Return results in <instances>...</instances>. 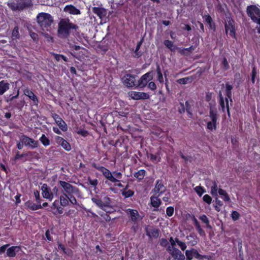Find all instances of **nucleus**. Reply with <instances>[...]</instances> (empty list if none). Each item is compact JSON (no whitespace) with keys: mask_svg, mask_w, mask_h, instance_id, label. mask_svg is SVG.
I'll return each instance as SVG.
<instances>
[{"mask_svg":"<svg viewBox=\"0 0 260 260\" xmlns=\"http://www.w3.org/2000/svg\"><path fill=\"white\" fill-rule=\"evenodd\" d=\"M148 87L152 90H154L156 89V84L154 82H150L148 84Z\"/></svg>","mask_w":260,"mask_h":260,"instance_id":"nucleus-62","label":"nucleus"},{"mask_svg":"<svg viewBox=\"0 0 260 260\" xmlns=\"http://www.w3.org/2000/svg\"><path fill=\"white\" fill-rule=\"evenodd\" d=\"M19 94V89H18L17 94L15 95H12L11 94H10L9 95V98L6 100L7 102H8V103L11 102L14 100L17 99L18 98Z\"/></svg>","mask_w":260,"mask_h":260,"instance_id":"nucleus-55","label":"nucleus"},{"mask_svg":"<svg viewBox=\"0 0 260 260\" xmlns=\"http://www.w3.org/2000/svg\"><path fill=\"white\" fill-rule=\"evenodd\" d=\"M24 95L28 96L32 101L33 105L37 106L39 104V100L36 94L29 88H27L23 91Z\"/></svg>","mask_w":260,"mask_h":260,"instance_id":"nucleus-19","label":"nucleus"},{"mask_svg":"<svg viewBox=\"0 0 260 260\" xmlns=\"http://www.w3.org/2000/svg\"><path fill=\"white\" fill-rule=\"evenodd\" d=\"M92 12L96 14L100 18L104 17L106 15V9L104 8L93 7Z\"/></svg>","mask_w":260,"mask_h":260,"instance_id":"nucleus-25","label":"nucleus"},{"mask_svg":"<svg viewBox=\"0 0 260 260\" xmlns=\"http://www.w3.org/2000/svg\"><path fill=\"white\" fill-rule=\"evenodd\" d=\"M54 139L55 142L60 146L61 144V143H62L65 140L62 137L58 136H56Z\"/></svg>","mask_w":260,"mask_h":260,"instance_id":"nucleus-58","label":"nucleus"},{"mask_svg":"<svg viewBox=\"0 0 260 260\" xmlns=\"http://www.w3.org/2000/svg\"><path fill=\"white\" fill-rule=\"evenodd\" d=\"M10 88V84L5 80L0 81V95L4 94Z\"/></svg>","mask_w":260,"mask_h":260,"instance_id":"nucleus-26","label":"nucleus"},{"mask_svg":"<svg viewBox=\"0 0 260 260\" xmlns=\"http://www.w3.org/2000/svg\"><path fill=\"white\" fill-rule=\"evenodd\" d=\"M169 244V242L168 240L165 238H161L160 240L159 241V245L163 247H166Z\"/></svg>","mask_w":260,"mask_h":260,"instance_id":"nucleus-57","label":"nucleus"},{"mask_svg":"<svg viewBox=\"0 0 260 260\" xmlns=\"http://www.w3.org/2000/svg\"><path fill=\"white\" fill-rule=\"evenodd\" d=\"M160 194H158L157 197L151 196L150 197V203L151 206L156 209H154L153 211H155L157 210L158 208L160 206L161 204V201L158 197L160 196Z\"/></svg>","mask_w":260,"mask_h":260,"instance_id":"nucleus-23","label":"nucleus"},{"mask_svg":"<svg viewBox=\"0 0 260 260\" xmlns=\"http://www.w3.org/2000/svg\"><path fill=\"white\" fill-rule=\"evenodd\" d=\"M60 185L63 189L64 192L67 194H75L78 195L80 193L79 189L75 186H73L70 183L64 181H59Z\"/></svg>","mask_w":260,"mask_h":260,"instance_id":"nucleus-7","label":"nucleus"},{"mask_svg":"<svg viewBox=\"0 0 260 260\" xmlns=\"http://www.w3.org/2000/svg\"><path fill=\"white\" fill-rule=\"evenodd\" d=\"M166 188L164 186L162 180H157L156 182L155 188L154 189L155 193H158L161 195L162 193L165 192Z\"/></svg>","mask_w":260,"mask_h":260,"instance_id":"nucleus-21","label":"nucleus"},{"mask_svg":"<svg viewBox=\"0 0 260 260\" xmlns=\"http://www.w3.org/2000/svg\"><path fill=\"white\" fill-rule=\"evenodd\" d=\"M134 191L129 189L128 190H122L121 194L125 198H128L134 196Z\"/></svg>","mask_w":260,"mask_h":260,"instance_id":"nucleus-37","label":"nucleus"},{"mask_svg":"<svg viewBox=\"0 0 260 260\" xmlns=\"http://www.w3.org/2000/svg\"><path fill=\"white\" fill-rule=\"evenodd\" d=\"M176 242L182 250L184 251L185 250L186 245L184 242L180 241L178 238H176Z\"/></svg>","mask_w":260,"mask_h":260,"instance_id":"nucleus-46","label":"nucleus"},{"mask_svg":"<svg viewBox=\"0 0 260 260\" xmlns=\"http://www.w3.org/2000/svg\"><path fill=\"white\" fill-rule=\"evenodd\" d=\"M9 246V244H7L0 247V254L4 253Z\"/></svg>","mask_w":260,"mask_h":260,"instance_id":"nucleus-61","label":"nucleus"},{"mask_svg":"<svg viewBox=\"0 0 260 260\" xmlns=\"http://www.w3.org/2000/svg\"><path fill=\"white\" fill-rule=\"evenodd\" d=\"M189 79L188 77L180 78L177 80V82L180 84H186L188 82Z\"/></svg>","mask_w":260,"mask_h":260,"instance_id":"nucleus-56","label":"nucleus"},{"mask_svg":"<svg viewBox=\"0 0 260 260\" xmlns=\"http://www.w3.org/2000/svg\"><path fill=\"white\" fill-rule=\"evenodd\" d=\"M256 70L255 67L252 68V72H251V82L253 84L255 83V77L256 76Z\"/></svg>","mask_w":260,"mask_h":260,"instance_id":"nucleus-52","label":"nucleus"},{"mask_svg":"<svg viewBox=\"0 0 260 260\" xmlns=\"http://www.w3.org/2000/svg\"><path fill=\"white\" fill-rule=\"evenodd\" d=\"M152 79V72H148L141 76L138 81V86L140 88H144L147 85L148 82Z\"/></svg>","mask_w":260,"mask_h":260,"instance_id":"nucleus-15","label":"nucleus"},{"mask_svg":"<svg viewBox=\"0 0 260 260\" xmlns=\"http://www.w3.org/2000/svg\"><path fill=\"white\" fill-rule=\"evenodd\" d=\"M186 239L189 240V243L191 246H194L198 243V238L194 234H190L186 237Z\"/></svg>","mask_w":260,"mask_h":260,"instance_id":"nucleus-29","label":"nucleus"},{"mask_svg":"<svg viewBox=\"0 0 260 260\" xmlns=\"http://www.w3.org/2000/svg\"><path fill=\"white\" fill-rule=\"evenodd\" d=\"M19 249V247L12 246L7 249V255L10 257H13L16 256V249Z\"/></svg>","mask_w":260,"mask_h":260,"instance_id":"nucleus-28","label":"nucleus"},{"mask_svg":"<svg viewBox=\"0 0 260 260\" xmlns=\"http://www.w3.org/2000/svg\"><path fill=\"white\" fill-rule=\"evenodd\" d=\"M164 44L167 48L170 49L171 50H173V47L174 45L172 41L169 40H166L164 41Z\"/></svg>","mask_w":260,"mask_h":260,"instance_id":"nucleus-53","label":"nucleus"},{"mask_svg":"<svg viewBox=\"0 0 260 260\" xmlns=\"http://www.w3.org/2000/svg\"><path fill=\"white\" fill-rule=\"evenodd\" d=\"M233 88V85L229 84L226 83L225 84V94L226 95V98L225 99V103H226V111L228 114L229 116H230V107H229V101L231 103H233V100L232 98V90Z\"/></svg>","mask_w":260,"mask_h":260,"instance_id":"nucleus-12","label":"nucleus"},{"mask_svg":"<svg viewBox=\"0 0 260 260\" xmlns=\"http://www.w3.org/2000/svg\"><path fill=\"white\" fill-rule=\"evenodd\" d=\"M221 64L224 70L226 71L230 69V65L226 57H223Z\"/></svg>","mask_w":260,"mask_h":260,"instance_id":"nucleus-48","label":"nucleus"},{"mask_svg":"<svg viewBox=\"0 0 260 260\" xmlns=\"http://www.w3.org/2000/svg\"><path fill=\"white\" fill-rule=\"evenodd\" d=\"M20 35L19 32L18 26H15L12 30L11 39L12 40H16L20 38Z\"/></svg>","mask_w":260,"mask_h":260,"instance_id":"nucleus-30","label":"nucleus"},{"mask_svg":"<svg viewBox=\"0 0 260 260\" xmlns=\"http://www.w3.org/2000/svg\"><path fill=\"white\" fill-rule=\"evenodd\" d=\"M246 12L252 21L259 25L256 26L257 32L260 34V9L255 5H250L247 7Z\"/></svg>","mask_w":260,"mask_h":260,"instance_id":"nucleus-4","label":"nucleus"},{"mask_svg":"<svg viewBox=\"0 0 260 260\" xmlns=\"http://www.w3.org/2000/svg\"><path fill=\"white\" fill-rule=\"evenodd\" d=\"M199 219L204 223L207 224V227L208 228H211V226L209 224V220L207 217V216L205 214H203L199 217Z\"/></svg>","mask_w":260,"mask_h":260,"instance_id":"nucleus-42","label":"nucleus"},{"mask_svg":"<svg viewBox=\"0 0 260 260\" xmlns=\"http://www.w3.org/2000/svg\"><path fill=\"white\" fill-rule=\"evenodd\" d=\"M235 21L231 17H227L226 20L224 22V27L225 32L227 34L230 31L229 35L233 38H236V28L235 25Z\"/></svg>","mask_w":260,"mask_h":260,"instance_id":"nucleus-9","label":"nucleus"},{"mask_svg":"<svg viewBox=\"0 0 260 260\" xmlns=\"http://www.w3.org/2000/svg\"><path fill=\"white\" fill-rule=\"evenodd\" d=\"M25 206L26 208L32 211L37 210L42 208V205L40 204H35L30 200L26 202Z\"/></svg>","mask_w":260,"mask_h":260,"instance_id":"nucleus-24","label":"nucleus"},{"mask_svg":"<svg viewBox=\"0 0 260 260\" xmlns=\"http://www.w3.org/2000/svg\"><path fill=\"white\" fill-rule=\"evenodd\" d=\"M197 231H198L199 235L201 236H205L206 234L205 231L202 229L201 226H200L198 228H196Z\"/></svg>","mask_w":260,"mask_h":260,"instance_id":"nucleus-63","label":"nucleus"},{"mask_svg":"<svg viewBox=\"0 0 260 260\" xmlns=\"http://www.w3.org/2000/svg\"><path fill=\"white\" fill-rule=\"evenodd\" d=\"M213 93L210 92H207L206 93L205 100L209 102H210L212 98Z\"/></svg>","mask_w":260,"mask_h":260,"instance_id":"nucleus-60","label":"nucleus"},{"mask_svg":"<svg viewBox=\"0 0 260 260\" xmlns=\"http://www.w3.org/2000/svg\"><path fill=\"white\" fill-rule=\"evenodd\" d=\"M203 200L204 202L210 205L211 203L212 199L209 194H205L203 197Z\"/></svg>","mask_w":260,"mask_h":260,"instance_id":"nucleus-51","label":"nucleus"},{"mask_svg":"<svg viewBox=\"0 0 260 260\" xmlns=\"http://www.w3.org/2000/svg\"><path fill=\"white\" fill-rule=\"evenodd\" d=\"M60 146L67 151H70L71 150V146L70 144L66 140L61 143Z\"/></svg>","mask_w":260,"mask_h":260,"instance_id":"nucleus-41","label":"nucleus"},{"mask_svg":"<svg viewBox=\"0 0 260 260\" xmlns=\"http://www.w3.org/2000/svg\"><path fill=\"white\" fill-rule=\"evenodd\" d=\"M34 194L37 203L41 204V199L40 198L39 191H38V190H34Z\"/></svg>","mask_w":260,"mask_h":260,"instance_id":"nucleus-50","label":"nucleus"},{"mask_svg":"<svg viewBox=\"0 0 260 260\" xmlns=\"http://www.w3.org/2000/svg\"><path fill=\"white\" fill-rule=\"evenodd\" d=\"M125 213L129 217L131 222L134 224H138L139 222L143 218L136 209L128 208L125 210Z\"/></svg>","mask_w":260,"mask_h":260,"instance_id":"nucleus-11","label":"nucleus"},{"mask_svg":"<svg viewBox=\"0 0 260 260\" xmlns=\"http://www.w3.org/2000/svg\"><path fill=\"white\" fill-rule=\"evenodd\" d=\"M239 213L236 211H233L231 213V217L233 221H236L240 218Z\"/></svg>","mask_w":260,"mask_h":260,"instance_id":"nucleus-47","label":"nucleus"},{"mask_svg":"<svg viewBox=\"0 0 260 260\" xmlns=\"http://www.w3.org/2000/svg\"><path fill=\"white\" fill-rule=\"evenodd\" d=\"M129 96L133 100H148L150 95L146 92L132 91L128 92Z\"/></svg>","mask_w":260,"mask_h":260,"instance_id":"nucleus-16","label":"nucleus"},{"mask_svg":"<svg viewBox=\"0 0 260 260\" xmlns=\"http://www.w3.org/2000/svg\"><path fill=\"white\" fill-rule=\"evenodd\" d=\"M53 21V17L49 13L42 12L37 16L38 24L44 32L51 31Z\"/></svg>","mask_w":260,"mask_h":260,"instance_id":"nucleus-3","label":"nucleus"},{"mask_svg":"<svg viewBox=\"0 0 260 260\" xmlns=\"http://www.w3.org/2000/svg\"><path fill=\"white\" fill-rule=\"evenodd\" d=\"M19 138L21 142L24 144L25 146H28L31 149L36 148L39 146L38 141L35 140L26 135H22Z\"/></svg>","mask_w":260,"mask_h":260,"instance_id":"nucleus-10","label":"nucleus"},{"mask_svg":"<svg viewBox=\"0 0 260 260\" xmlns=\"http://www.w3.org/2000/svg\"><path fill=\"white\" fill-rule=\"evenodd\" d=\"M32 5L31 0H10L7 3V6L13 11L23 10Z\"/></svg>","mask_w":260,"mask_h":260,"instance_id":"nucleus-5","label":"nucleus"},{"mask_svg":"<svg viewBox=\"0 0 260 260\" xmlns=\"http://www.w3.org/2000/svg\"><path fill=\"white\" fill-rule=\"evenodd\" d=\"M194 189L199 197H201L203 194L206 192L204 187L201 186H196Z\"/></svg>","mask_w":260,"mask_h":260,"instance_id":"nucleus-40","label":"nucleus"},{"mask_svg":"<svg viewBox=\"0 0 260 260\" xmlns=\"http://www.w3.org/2000/svg\"><path fill=\"white\" fill-rule=\"evenodd\" d=\"M193 255H194V257L197 258V259H203L204 258H206L207 259H210V256H209V255H202V254H200L198 251L193 248Z\"/></svg>","mask_w":260,"mask_h":260,"instance_id":"nucleus-34","label":"nucleus"},{"mask_svg":"<svg viewBox=\"0 0 260 260\" xmlns=\"http://www.w3.org/2000/svg\"><path fill=\"white\" fill-rule=\"evenodd\" d=\"M136 75L125 74L122 78L123 84L127 87H133L136 85Z\"/></svg>","mask_w":260,"mask_h":260,"instance_id":"nucleus-14","label":"nucleus"},{"mask_svg":"<svg viewBox=\"0 0 260 260\" xmlns=\"http://www.w3.org/2000/svg\"><path fill=\"white\" fill-rule=\"evenodd\" d=\"M64 11L72 15H80L81 14L80 10L72 5L66 6L64 8Z\"/></svg>","mask_w":260,"mask_h":260,"instance_id":"nucleus-22","label":"nucleus"},{"mask_svg":"<svg viewBox=\"0 0 260 260\" xmlns=\"http://www.w3.org/2000/svg\"><path fill=\"white\" fill-rule=\"evenodd\" d=\"M185 109L188 114V117H191L192 116L191 106L189 104V102L188 101L185 102Z\"/></svg>","mask_w":260,"mask_h":260,"instance_id":"nucleus-45","label":"nucleus"},{"mask_svg":"<svg viewBox=\"0 0 260 260\" xmlns=\"http://www.w3.org/2000/svg\"><path fill=\"white\" fill-rule=\"evenodd\" d=\"M39 141L45 147L49 146L50 144V140L44 134L42 135L39 139Z\"/></svg>","mask_w":260,"mask_h":260,"instance_id":"nucleus-35","label":"nucleus"},{"mask_svg":"<svg viewBox=\"0 0 260 260\" xmlns=\"http://www.w3.org/2000/svg\"><path fill=\"white\" fill-rule=\"evenodd\" d=\"M203 19L204 22L209 26V28L210 29L215 30L216 28L215 23L213 20L211 16L207 14H205L203 16Z\"/></svg>","mask_w":260,"mask_h":260,"instance_id":"nucleus-20","label":"nucleus"},{"mask_svg":"<svg viewBox=\"0 0 260 260\" xmlns=\"http://www.w3.org/2000/svg\"><path fill=\"white\" fill-rule=\"evenodd\" d=\"M219 104L221 108V110L223 112H224L225 109H226V106H225V101L222 95L221 92L219 94Z\"/></svg>","mask_w":260,"mask_h":260,"instance_id":"nucleus-39","label":"nucleus"},{"mask_svg":"<svg viewBox=\"0 0 260 260\" xmlns=\"http://www.w3.org/2000/svg\"><path fill=\"white\" fill-rule=\"evenodd\" d=\"M91 201L97 206L104 210H106L105 208L110 207L111 199L108 197H105L102 200L98 196H96L91 199Z\"/></svg>","mask_w":260,"mask_h":260,"instance_id":"nucleus-8","label":"nucleus"},{"mask_svg":"<svg viewBox=\"0 0 260 260\" xmlns=\"http://www.w3.org/2000/svg\"><path fill=\"white\" fill-rule=\"evenodd\" d=\"M52 117L54 119L56 123L61 131L66 132L68 130L67 123L59 115L56 113H53L52 114Z\"/></svg>","mask_w":260,"mask_h":260,"instance_id":"nucleus-17","label":"nucleus"},{"mask_svg":"<svg viewBox=\"0 0 260 260\" xmlns=\"http://www.w3.org/2000/svg\"><path fill=\"white\" fill-rule=\"evenodd\" d=\"M185 255L186 256V260H192L194 257L193 248L191 250H186L185 251Z\"/></svg>","mask_w":260,"mask_h":260,"instance_id":"nucleus-44","label":"nucleus"},{"mask_svg":"<svg viewBox=\"0 0 260 260\" xmlns=\"http://www.w3.org/2000/svg\"><path fill=\"white\" fill-rule=\"evenodd\" d=\"M45 236L47 238V239L49 241H51L53 240V238L51 236V235H50V232L49 231V230H47L46 232H45Z\"/></svg>","mask_w":260,"mask_h":260,"instance_id":"nucleus-64","label":"nucleus"},{"mask_svg":"<svg viewBox=\"0 0 260 260\" xmlns=\"http://www.w3.org/2000/svg\"><path fill=\"white\" fill-rule=\"evenodd\" d=\"M212 186L211 187V193L213 196H217L218 189V184L217 182L214 180L212 182Z\"/></svg>","mask_w":260,"mask_h":260,"instance_id":"nucleus-33","label":"nucleus"},{"mask_svg":"<svg viewBox=\"0 0 260 260\" xmlns=\"http://www.w3.org/2000/svg\"><path fill=\"white\" fill-rule=\"evenodd\" d=\"M88 182L91 185L94 187H96L98 184V180L96 179H91V178H89Z\"/></svg>","mask_w":260,"mask_h":260,"instance_id":"nucleus-59","label":"nucleus"},{"mask_svg":"<svg viewBox=\"0 0 260 260\" xmlns=\"http://www.w3.org/2000/svg\"><path fill=\"white\" fill-rule=\"evenodd\" d=\"M92 167L100 171L103 175L107 179L105 183L110 185L108 181L115 184V185L119 187H123V185L120 183V179L122 177V174L120 172L113 171L111 172L109 169L103 166H97L95 164L92 165Z\"/></svg>","mask_w":260,"mask_h":260,"instance_id":"nucleus-2","label":"nucleus"},{"mask_svg":"<svg viewBox=\"0 0 260 260\" xmlns=\"http://www.w3.org/2000/svg\"><path fill=\"white\" fill-rule=\"evenodd\" d=\"M147 235L149 237H153L157 238L159 236V230L157 229H154L151 230L150 233L147 232Z\"/></svg>","mask_w":260,"mask_h":260,"instance_id":"nucleus-38","label":"nucleus"},{"mask_svg":"<svg viewBox=\"0 0 260 260\" xmlns=\"http://www.w3.org/2000/svg\"><path fill=\"white\" fill-rule=\"evenodd\" d=\"M209 116L211 120L207 122L206 128L211 131L216 130L218 120L217 111L215 107L211 105L210 106Z\"/></svg>","mask_w":260,"mask_h":260,"instance_id":"nucleus-6","label":"nucleus"},{"mask_svg":"<svg viewBox=\"0 0 260 260\" xmlns=\"http://www.w3.org/2000/svg\"><path fill=\"white\" fill-rule=\"evenodd\" d=\"M59 202L61 206L62 207H66L69 205V197L68 194L63 193L59 197Z\"/></svg>","mask_w":260,"mask_h":260,"instance_id":"nucleus-27","label":"nucleus"},{"mask_svg":"<svg viewBox=\"0 0 260 260\" xmlns=\"http://www.w3.org/2000/svg\"><path fill=\"white\" fill-rule=\"evenodd\" d=\"M69 202H70L73 205H77V202L75 197L73 196V194H68Z\"/></svg>","mask_w":260,"mask_h":260,"instance_id":"nucleus-54","label":"nucleus"},{"mask_svg":"<svg viewBox=\"0 0 260 260\" xmlns=\"http://www.w3.org/2000/svg\"><path fill=\"white\" fill-rule=\"evenodd\" d=\"M218 193L221 196L222 199L224 202H229L230 201V198L225 190L219 188Z\"/></svg>","mask_w":260,"mask_h":260,"instance_id":"nucleus-31","label":"nucleus"},{"mask_svg":"<svg viewBox=\"0 0 260 260\" xmlns=\"http://www.w3.org/2000/svg\"><path fill=\"white\" fill-rule=\"evenodd\" d=\"M167 250L175 259L184 260L185 259L184 254L177 248H173L170 245H168Z\"/></svg>","mask_w":260,"mask_h":260,"instance_id":"nucleus-13","label":"nucleus"},{"mask_svg":"<svg viewBox=\"0 0 260 260\" xmlns=\"http://www.w3.org/2000/svg\"><path fill=\"white\" fill-rule=\"evenodd\" d=\"M223 203L222 201H221L220 200H219L218 198H216L215 199V202L214 204V207L215 210L217 212H219L221 210V207L223 206Z\"/></svg>","mask_w":260,"mask_h":260,"instance_id":"nucleus-36","label":"nucleus"},{"mask_svg":"<svg viewBox=\"0 0 260 260\" xmlns=\"http://www.w3.org/2000/svg\"><path fill=\"white\" fill-rule=\"evenodd\" d=\"M174 212V208L172 206H169L167 208L166 214L169 217H171L173 215Z\"/></svg>","mask_w":260,"mask_h":260,"instance_id":"nucleus-49","label":"nucleus"},{"mask_svg":"<svg viewBox=\"0 0 260 260\" xmlns=\"http://www.w3.org/2000/svg\"><path fill=\"white\" fill-rule=\"evenodd\" d=\"M146 174V171L144 169H141L135 172L134 174V176L138 179L139 181H141L144 177Z\"/></svg>","mask_w":260,"mask_h":260,"instance_id":"nucleus-32","label":"nucleus"},{"mask_svg":"<svg viewBox=\"0 0 260 260\" xmlns=\"http://www.w3.org/2000/svg\"><path fill=\"white\" fill-rule=\"evenodd\" d=\"M42 194L44 198L52 200L53 198V193L50 188L47 184H43L41 186Z\"/></svg>","mask_w":260,"mask_h":260,"instance_id":"nucleus-18","label":"nucleus"},{"mask_svg":"<svg viewBox=\"0 0 260 260\" xmlns=\"http://www.w3.org/2000/svg\"><path fill=\"white\" fill-rule=\"evenodd\" d=\"M79 26L69 18L61 19L58 23L57 35L62 39H67L72 32L79 34Z\"/></svg>","mask_w":260,"mask_h":260,"instance_id":"nucleus-1","label":"nucleus"},{"mask_svg":"<svg viewBox=\"0 0 260 260\" xmlns=\"http://www.w3.org/2000/svg\"><path fill=\"white\" fill-rule=\"evenodd\" d=\"M158 155H156V154H152V153H150L149 154V157H150V159H151V160L154 164H157V162L160 161V157H159L158 158Z\"/></svg>","mask_w":260,"mask_h":260,"instance_id":"nucleus-43","label":"nucleus"}]
</instances>
